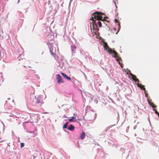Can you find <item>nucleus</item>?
Instances as JSON below:
<instances>
[{
    "mask_svg": "<svg viewBox=\"0 0 159 159\" xmlns=\"http://www.w3.org/2000/svg\"><path fill=\"white\" fill-rule=\"evenodd\" d=\"M103 14L102 13L96 11L94 13L92 14V16L90 20H93V25L92 27H91V29H93V30H98V29L97 23L98 20H101L102 21L104 20V19L102 20V15Z\"/></svg>",
    "mask_w": 159,
    "mask_h": 159,
    "instance_id": "nucleus-1",
    "label": "nucleus"
},
{
    "mask_svg": "<svg viewBox=\"0 0 159 159\" xmlns=\"http://www.w3.org/2000/svg\"><path fill=\"white\" fill-rule=\"evenodd\" d=\"M103 47L105 48V49L107 52L109 54L112 55V56L116 58L117 61L120 64H121L120 61L122 60L121 58L119 56L118 53L115 50H112L110 48L107 42H104L103 44Z\"/></svg>",
    "mask_w": 159,
    "mask_h": 159,
    "instance_id": "nucleus-2",
    "label": "nucleus"
},
{
    "mask_svg": "<svg viewBox=\"0 0 159 159\" xmlns=\"http://www.w3.org/2000/svg\"><path fill=\"white\" fill-rule=\"evenodd\" d=\"M43 103L42 98L40 97H38L36 100V102H35L34 105L37 107L41 106Z\"/></svg>",
    "mask_w": 159,
    "mask_h": 159,
    "instance_id": "nucleus-3",
    "label": "nucleus"
},
{
    "mask_svg": "<svg viewBox=\"0 0 159 159\" xmlns=\"http://www.w3.org/2000/svg\"><path fill=\"white\" fill-rule=\"evenodd\" d=\"M56 80L57 83L58 84H60V83H62L64 82L60 74H57L56 75Z\"/></svg>",
    "mask_w": 159,
    "mask_h": 159,
    "instance_id": "nucleus-4",
    "label": "nucleus"
},
{
    "mask_svg": "<svg viewBox=\"0 0 159 159\" xmlns=\"http://www.w3.org/2000/svg\"><path fill=\"white\" fill-rule=\"evenodd\" d=\"M130 75L132 77V78L133 79V80H134L135 82H139V80L136 77L135 75L132 74H130Z\"/></svg>",
    "mask_w": 159,
    "mask_h": 159,
    "instance_id": "nucleus-5",
    "label": "nucleus"
},
{
    "mask_svg": "<svg viewBox=\"0 0 159 159\" xmlns=\"http://www.w3.org/2000/svg\"><path fill=\"white\" fill-rule=\"evenodd\" d=\"M137 85L138 87H139L141 89H143L145 91H145H146V90L145 88L144 87V85H142L141 84H139V83L137 84Z\"/></svg>",
    "mask_w": 159,
    "mask_h": 159,
    "instance_id": "nucleus-6",
    "label": "nucleus"
},
{
    "mask_svg": "<svg viewBox=\"0 0 159 159\" xmlns=\"http://www.w3.org/2000/svg\"><path fill=\"white\" fill-rule=\"evenodd\" d=\"M61 74L64 77V78H65L66 79L69 80H71V78H70V77L67 76V75L65 73L62 72H61Z\"/></svg>",
    "mask_w": 159,
    "mask_h": 159,
    "instance_id": "nucleus-7",
    "label": "nucleus"
},
{
    "mask_svg": "<svg viewBox=\"0 0 159 159\" xmlns=\"http://www.w3.org/2000/svg\"><path fill=\"white\" fill-rule=\"evenodd\" d=\"M85 134L84 132H83L80 135V138L81 139L83 140L84 138L85 137Z\"/></svg>",
    "mask_w": 159,
    "mask_h": 159,
    "instance_id": "nucleus-8",
    "label": "nucleus"
},
{
    "mask_svg": "<svg viewBox=\"0 0 159 159\" xmlns=\"http://www.w3.org/2000/svg\"><path fill=\"white\" fill-rule=\"evenodd\" d=\"M148 103L153 108V110H154V108L156 107V106L154 105L153 103L148 101Z\"/></svg>",
    "mask_w": 159,
    "mask_h": 159,
    "instance_id": "nucleus-9",
    "label": "nucleus"
},
{
    "mask_svg": "<svg viewBox=\"0 0 159 159\" xmlns=\"http://www.w3.org/2000/svg\"><path fill=\"white\" fill-rule=\"evenodd\" d=\"M68 129L70 130H73L74 129V127L73 125H70V126L68 127Z\"/></svg>",
    "mask_w": 159,
    "mask_h": 159,
    "instance_id": "nucleus-10",
    "label": "nucleus"
},
{
    "mask_svg": "<svg viewBox=\"0 0 159 159\" xmlns=\"http://www.w3.org/2000/svg\"><path fill=\"white\" fill-rule=\"evenodd\" d=\"M68 123L69 122H68L66 123L63 126V129H66L67 128V126Z\"/></svg>",
    "mask_w": 159,
    "mask_h": 159,
    "instance_id": "nucleus-11",
    "label": "nucleus"
},
{
    "mask_svg": "<svg viewBox=\"0 0 159 159\" xmlns=\"http://www.w3.org/2000/svg\"><path fill=\"white\" fill-rule=\"evenodd\" d=\"M115 21L116 23H118V25L119 26V28H120V26L119 20L117 19H115Z\"/></svg>",
    "mask_w": 159,
    "mask_h": 159,
    "instance_id": "nucleus-12",
    "label": "nucleus"
},
{
    "mask_svg": "<svg viewBox=\"0 0 159 159\" xmlns=\"http://www.w3.org/2000/svg\"><path fill=\"white\" fill-rule=\"evenodd\" d=\"M97 23L99 27H101L102 26V23L99 20H98Z\"/></svg>",
    "mask_w": 159,
    "mask_h": 159,
    "instance_id": "nucleus-13",
    "label": "nucleus"
},
{
    "mask_svg": "<svg viewBox=\"0 0 159 159\" xmlns=\"http://www.w3.org/2000/svg\"><path fill=\"white\" fill-rule=\"evenodd\" d=\"M71 48H72V51H73V49H75V50H76V47L75 45H73L71 47Z\"/></svg>",
    "mask_w": 159,
    "mask_h": 159,
    "instance_id": "nucleus-14",
    "label": "nucleus"
},
{
    "mask_svg": "<svg viewBox=\"0 0 159 159\" xmlns=\"http://www.w3.org/2000/svg\"><path fill=\"white\" fill-rule=\"evenodd\" d=\"M153 110L155 111V113L156 114H157L158 115V116H159V112H158L157 111V110H156V109H154V110Z\"/></svg>",
    "mask_w": 159,
    "mask_h": 159,
    "instance_id": "nucleus-15",
    "label": "nucleus"
},
{
    "mask_svg": "<svg viewBox=\"0 0 159 159\" xmlns=\"http://www.w3.org/2000/svg\"><path fill=\"white\" fill-rule=\"evenodd\" d=\"M24 147V144L23 143H20V147L21 148H22Z\"/></svg>",
    "mask_w": 159,
    "mask_h": 159,
    "instance_id": "nucleus-16",
    "label": "nucleus"
},
{
    "mask_svg": "<svg viewBox=\"0 0 159 159\" xmlns=\"http://www.w3.org/2000/svg\"><path fill=\"white\" fill-rule=\"evenodd\" d=\"M69 121L70 122H72L73 121V120H72V119H70L69 120Z\"/></svg>",
    "mask_w": 159,
    "mask_h": 159,
    "instance_id": "nucleus-17",
    "label": "nucleus"
},
{
    "mask_svg": "<svg viewBox=\"0 0 159 159\" xmlns=\"http://www.w3.org/2000/svg\"><path fill=\"white\" fill-rule=\"evenodd\" d=\"M71 119H72V120L75 119V118L74 116H72V117H71Z\"/></svg>",
    "mask_w": 159,
    "mask_h": 159,
    "instance_id": "nucleus-18",
    "label": "nucleus"
},
{
    "mask_svg": "<svg viewBox=\"0 0 159 159\" xmlns=\"http://www.w3.org/2000/svg\"><path fill=\"white\" fill-rule=\"evenodd\" d=\"M73 52H74V53H75V49H73V51H72Z\"/></svg>",
    "mask_w": 159,
    "mask_h": 159,
    "instance_id": "nucleus-19",
    "label": "nucleus"
},
{
    "mask_svg": "<svg viewBox=\"0 0 159 159\" xmlns=\"http://www.w3.org/2000/svg\"><path fill=\"white\" fill-rule=\"evenodd\" d=\"M52 55H54V52H52Z\"/></svg>",
    "mask_w": 159,
    "mask_h": 159,
    "instance_id": "nucleus-20",
    "label": "nucleus"
},
{
    "mask_svg": "<svg viewBox=\"0 0 159 159\" xmlns=\"http://www.w3.org/2000/svg\"><path fill=\"white\" fill-rule=\"evenodd\" d=\"M50 44V43H48V45L49 44Z\"/></svg>",
    "mask_w": 159,
    "mask_h": 159,
    "instance_id": "nucleus-21",
    "label": "nucleus"
},
{
    "mask_svg": "<svg viewBox=\"0 0 159 159\" xmlns=\"http://www.w3.org/2000/svg\"><path fill=\"white\" fill-rule=\"evenodd\" d=\"M64 117H66L65 116V115H64Z\"/></svg>",
    "mask_w": 159,
    "mask_h": 159,
    "instance_id": "nucleus-22",
    "label": "nucleus"
}]
</instances>
